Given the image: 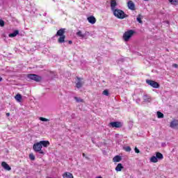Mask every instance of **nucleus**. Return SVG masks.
<instances>
[{
    "instance_id": "1",
    "label": "nucleus",
    "mask_w": 178,
    "mask_h": 178,
    "mask_svg": "<svg viewBox=\"0 0 178 178\" xmlns=\"http://www.w3.org/2000/svg\"><path fill=\"white\" fill-rule=\"evenodd\" d=\"M42 147L44 148H47V147H49V141L48 140H41L40 142H38L33 145V150L35 152H39V154H42L44 155V151L42 150Z\"/></svg>"
},
{
    "instance_id": "2",
    "label": "nucleus",
    "mask_w": 178,
    "mask_h": 178,
    "mask_svg": "<svg viewBox=\"0 0 178 178\" xmlns=\"http://www.w3.org/2000/svg\"><path fill=\"white\" fill-rule=\"evenodd\" d=\"M113 15L118 19H125V17H129V15L124 13V11L117 8L113 11Z\"/></svg>"
},
{
    "instance_id": "3",
    "label": "nucleus",
    "mask_w": 178,
    "mask_h": 178,
    "mask_svg": "<svg viewBox=\"0 0 178 178\" xmlns=\"http://www.w3.org/2000/svg\"><path fill=\"white\" fill-rule=\"evenodd\" d=\"M134 34V31L133 30H129L127 32H125L123 35V38L124 40L127 42L130 38H131V36Z\"/></svg>"
},
{
    "instance_id": "4",
    "label": "nucleus",
    "mask_w": 178,
    "mask_h": 178,
    "mask_svg": "<svg viewBox=\"0 0 178 178\" xmlns=\"http://www.w3.org/2000/svg\"><path fill=\"white\" fill-rule=\"evenodd\" d=\"M77 37H80V38H85V40H87V36L90 35V32L86 31L84 33L81 31H78L76 32Z\"/></svg>"
},
{
    "instance_id": "5",
    "label": "nucleus",
    "mask_w": 178,
    "mask_h": 178,
    "mask_svg": "<svg viewBox=\"0 0 178 178\" xmlns=\"http://www.w3.org/2000/svg\"><path fill=\"white\" fill-rule=\"evenodd\" d=\"M147 84L153 87V88H159V83L155 82V81L147 79L146 80Z\"/></svg>"
},
{
    "instance_id": "6",
    "label": "nucleus",
    "mask_w": 178,
    "mask_h": 178,
    "mask_svg": "<svg viewBox=\"0 0 178 178\" xmlns=\"http://www.w3.org/2000/svg\"><path fill=\"white\" fill-rule=\"evenodd\" d=\"M27 77L31 80H34V81H41V76H39L37 74H28Z\"/></svg>"
},
{
    "instance_id": "7",
    "label": "nucleus",
    "mask_w": 178,
    "mask_h": 178,
    "mask_svg": "<svg viewBox=\"0 0 178 178\" xmlns=\"http://www.w3.org/2000/svg\"><path fill=\"white\" fill-rule=\"evenodd\" d=\"M109 126L111 127H116L117 129H119L122 127V123L120 122H110Z\"/></svg>"
},
{
    "instance_id": "8",
    "label": "nucleus",
    "mask_w": 178,
    "mask_h": 178,
    "mask_svg": "<svg viewBox=\"0 0 178 178\" xmlns=\"http://www.w3.org/2000/svg\"><path fill=\"white\" fill-rule=\"evenodd\" d=\"M118 6V3L116 2V0H111V11L113 12L114 10H116V7Z\"/></svg>"
},
{
    "instance_id": "9",
    "label": "nucleus",
    "mask_w": 178,
    "mask_h": 178,
    "mask_svg": "<svg viewBox=\"0 0 178 178\" xmlns=\"http://www.w3.org/2000/svg\"><path fill=\"white\" fill-rule=\"evenodd\" d=\"M127 6L128 8L130 9V10H136V5L133 1H129L127 2Z\"/></svg>"
},
{
    "instance_id": "10",
    "label": "nucleus",
    "mask_w": 178,
    "mask_h": 178,
    "mask_svg": "<svg viewBox=\"0 0 178 178\" xmlns=\"http://www.w3.org/2000/svg\"><path fill=\"white\" fill-rule=\"evenodd\" d=\"M177 127H178V120H173L170 122V127H171V129H176Z\"/></svg>"
},
{
    "instance_id": "11",
    "label": "nucleus",
    "mask_w": 178,
    "mask_h": 178,
    "mask_svg": "<svg viewBox=\"0 0 178 178\" xmlns=\"http://www.w3.org/2000/svg\"><path fill=\"white\" fill-rule=\"evenodd\" d=\"M88 22L90 23V24H95L97 19H95V17L94 16H90L88 17Z\"/></svg>"
},
{
    "instance_id": "12",
    "label": "nucleus",
    "mask_w": 178,
    "mask_h": 178,
    "mask_svg": "<svg viewBox=\"0 0 178 178\" xmlns=\"http://www.w3.org/2000/svg\"><path fill=\"white\" fill-rule=\"evenodd\" d=\"M1 166L6 170H12V168H10V166H9V164L6 163V162H5V161H3L1 163Z\"/></svg>"
},
{
    "instance_id": "13",
    "label": "nucleus",
    "mask_w": 178,
    "mask_h": 178,
    "mask_svg": "<svg viewBox=\"0 0 178 178\" xmlns=\"http://www.w3.org/2000/svg\"><path fill=\"white\" fill-rule=\"evenodd\" d=\"M77 82H76V88H81L83 87V84H84V82L81 81V79L80 78H77Z\"/></svg>"
},
{
    "instance_id": "14",
    "label": "nucleus",
    "mask_w": 178,
    "mask_h": 178,
    "mask_svg": "<svg viewBox=\"0 0 178 178\" xmlns=\"http://www.w3.org/2000/svg\"><path fill=\"white\" fill-rule=\"evenodd\" d=\"M63 178H74L73 177V174L69 172H66L63 175Z\"/></svg>"
},
{
    "instance_id": "15",
    "label": "nucleus",
    "mask_w": 178,
    "mask_h": 178,
    "mask_svg": "<svg viewBox=\"0 0 178 178\" xmlns=\"http://www.w3.org/2000/svg\"><path fill=\"white\" fill-rule=\"evenodd\" d=\"M65 34V29H61L60 30H58L56 33V35H58L59 37H62Z\"/></svg>"
},
{
    "instance_id": "16",
    "label": "nucleus",
    "mask_w": 178,
    "mask_h": 178,
    "mask_svg": "<svg viewBox=\"0 0 178 178\" xmlns=\"http://www.w3.org/2000/svg\"><path fill=\"white\" fill-rule=\"evenodd\" d=\"M123 168H124L123 165H122V163H118L115 167V170L117 172H122V169Z\"/></svg>"
},
{
    "instance_id": "17",
    "label": "nucleus",
    "mask_w": 178,
    "mask_h": 178,
    "mask_svg": "<svg viewBox=\"0 0 178 178\" xmlns=\"http://www.w3.org/2000/svg\"><path fill=\"white\" fill-rule=\"evenodd\" d=\"M143 100L145 102H151V97L148 96V95H144Z\"/></svg>"
},
{
    "instance_id": "18",
    "label": "nucleus",
    "mask_w": 178,
    "mask_h": 178,
    "mask_svg": "<svg viewBox=\"0 0 178 178\" xmlns=\"http://www.w3.org/2000/svg\"><path fill=\"white\" fill-rule=\"evenodd\" d=\"M120 161H122V156L119 155L114 156L113 159V162H120Z\"/></svg>"
},
{
    "instance_id": "19",
    "label": "nucleus",
    "mask_w": 178,
    "mask_h": 178,
    "mask_svg": "<svg viewBox=\"0 0 178 178\" xmlns=\"http://www.w3.org/2000/svg\"><path fill=\"white\" fill-rule=\"evenodd\" d=\"M19 34V31L15 30L13 33H10L8 35V37H10V38H13V37H16V35H17Z\"/></svg>"
},
{
    "instance_id": "20",
    "label": "nucleus",
    "mask_w": 178,
    "mask_h": 178,
    "mask_svg": "<svg viewBox=\"0 0 178 178\" xmlns=\"http://www.w3.org/2000/svg\"><path fill=\"white\" fill-rule=\"evenodd\" d=\"M137 22H138V23H140V24H142L143 23V15H141V14H139L136 18Z\"/></svg>"
},
{
    "instance_id": "21",
    "label": "nucleus",
    "mask_w": 178,
    "mask_h": 178,
    "mask_svg": "<svg viewBox=\"0 0 178 178\" xmlns=\"http://www.w3.org/2000/svg\"><path fill=\"white\" fill-rule=\"evenodd\" d=\"M16 101L17 102H22V95L20 94H17L16 96L15 97Z\"/></svg>"
},
{
    "instance_id": "22",
    "label": "nucleus",
    "mask_w": 178,
    "mask_h": 178,
    "mask_svg": "<svg viewBox=\"0 0 178 178\" xmlns=\"http://www.w3.org/2000/svg\"><path fill=\"white\" fill-rule=\"evenodd\" d=\"M156 157L157 159H163V154H162L160 152H156Z\"/></svg>"
},
{
    "instance_id": "23",
    "label": "nucleus",
    "mask_w": 178,
    "mask_h": 178,
    "mask_svg": "<svg viewBox=\"0 0 178 178\" xmlns=\"http://www.w3.org/2000/svg\"><path fill=\"white\" fill-rule=\"evenodd\" d=\"M150 161H152L153 163H156V162H158V159L156 156H153L150 158Z\"/></svg>"
},
{
    "instance_id": "24",
    "label": "nucleus",
    "mask_w": 178,
    "mask_h": 178,
    "mask_svg": "<svg viewBox=\"0 0 178 178\" xmlns=\"http://www.w3.org/2000/svg\"><path fill=\"white\" fill-rule=\"evenodd\" d=\"M65 36L63 35V36H60V38H58V41L60 44H62L63 42H65Z\"/></svg>"
},
{
    "instance_id": "25",
    "label": "nucleus",
    "mask_w": 178,
    "mask_h": 178,
    "mask_svg": "<svg viewBox=\"0 0 178 178\" xmlns=\"http://www.w3.org/2000/svg\"><path fill=\"white\" fill-rule=\"evenodd\" d=\"M157 117L159 119H163V113L160 111L157 112Z\"/></svg>"
},
{
    "instance_id": "26",
    "label": "nucleus",
    "mask_w": 178,
    "mask_h": 178,
    "mask_svg": "<svg viewBox=\"0 0 178 178\" xmlns=\"http://www.w3.org/2000/svg\"><path fill=\"white\" fill-rule=\"evenodd\" d=\"M124 149L127 152H130V151H131V147H130V146H127L124 147Z\"/></svg>"
},
{
    "instance_id": "27",
    "label": "nucleus",
    "mask_w": 178,
    "mask_h": 178,
    "mask_svg": "<svg viewBox=\"0 0 178 178\" xmlns=\"http://www.w3.org/2000/svg\"><path fill=\"white\" fill-rule=\"evenodd\" d=\"M171 5H177V0H168Z\"/></svg>"
},
{
    "instance_id": "28",
    "label": "nucleus",
    "mask_w": 178,
    "mask_h": 178,
    "mask_svg": "<svg viewBox=\"0 0 178 178\" xmlns=\"http://www.w3.org/2000/svg\"><path fill=\"white\" fill-rule=\"evenodd\" d=\"M102 94L103 95H106V97H108L109 95V91L108 90H104Z\"/></svg>"
},
{
    "instance_id": "29",
    "label": "nucleus",
    "mask_w": 178,
    "mask_h": 178,
    "mask_svg": "<svg viewBox=\"0 0 178 178\" xmlns=\"http://www.w3.org/2000/svg\"><path fill=\"white\" fill-rule=\"evenodd\" d=\"M39 120H41V122H49V119H47L42 117L39 118Z\"/></svg>"
},
{
    "instance_id": "30",
    "label": "nucleus",
    "mask_w": 178,
    "mask_h": 178,
    "mask_svg": "<svg viewBox=\"0 0 178 178\" xmlns=\"http://www.w3.org/2000/svg\"><path fill=\"white\" fill-rule=\"evenodd\" d=\"M29 158L31 161H34V159H35V156L33 154H29Z\"/></svg>"
},
{
    "instance_id": "31",
    "label": "nucleus",
    "mask_w": 178,
    "mask_h": 178,
    "mask_svg": "<svg viewBox=\"0 0 178 178\" xmlns=\"http://www.w3.org/2000/svg\"><path fill=\"white\" fill-rule=\"evenodd\" d=\"M74 99L76 101V102H83V99L79 97H74Z\"/></svg>"
},
{
    "instance_id": "32",
    "label": "nucleus",
    "mask_w": 178,
    "mask_h": 178,
    "mask_svg": "<svg viewBox=\"0 0 178 178\" xmlns=\"http://www.w3.org/2000/svg\"><path fill=\"white\" fill-rule=\"evenodd\" d=\"M0 26L1 27H3V26H5V22L2 19H0Z\"/></svg>"
},
{
    "instance_id": "33",
    "label": "nucleus",
    "mask_w": 178,
    "mask_h": 178,
    "mask_svg": "<svg viewBox=\"0 0 178 178\" xmlns=\"http://www.w3.org/2000/svg\"><path fill=\"white\" fill-rule=\"evenodd\" d=\"M135 152L136 154H140V149H138V148H137V147H135Z\"/></svg>"
},
{
    "instance_id": "34",
    "label": "nucleus",
    "mask_w": 178,
    "mask_h": 178,
    "mask_svg": "<svg viewBox=\"0 0 178 178\" xmlns=\"http://www.w3.org/2000/svg\"><path fill=\"white\" fill-rule=\"evenodd\" d=\"M172 67H175V68H177L178 67V65L177 64H173Z\"/></svg>"
},
{
    "instance_id": "35",
    "label": "nucleus",
    "mask_w": 178,
    "mask_h": 178,
    "mask_svg": "<svg viewBox=\"0 0 178 178\" xmlns=\"http://www.w3.org/2000/svg\"><path fill=\"white\" fill-rule=\"evenodd\" d=\"M6 116H10V113H6Z\"/></svg>"
},
{
    "instance_id": "36",
    "label": "nucleus",
    "mask_w": 178,
    "mask_h": 178,
    "mask_svg": "<svg viewBox=\"0 0 178 178\" xmlns=\"http://www.w3.org/2000/svg\"><path fill=\"white\" fill-rule=\"evenodd\" d=\"M68 42H69V44H72V40H70Z\"/></svg>"
},
{
    "instance_id": "37",
    "label": "nucleus",
    "mask_w": 178,
    "mask_h": 178,
    "mask_svg": "<svg viewBox=\"0 0 178 178\" xmlns=\"http://www.w3.org/2000/svg\"><path fill=\"white\" fill-rule=\"evenodd\" d=\"M3 79L2 77H0V81H2Z\"/></svg>"
},
{
    "instance_id": "38",
    "label": "nucleus",
    "mask_w": 178,
    "mask_h": 178,
    "mask_svg": "<svg viewBox=\"0 0 178 178\" xmlns=\"http://www.w3.org/2000/svg\"><path fill=\"white\" fill-rule=\"evenodd\" d=\"M96 178H102V177L99 176V177H97Z\"/></svg>"
},
{
    "instance_id": "39",
    "label": "nucleus",
    "mask_w": 178,
    "mask_h": 178,
    "mask_svg": "<svg viewBox=\"0 0 178 178\" xmlns=\"http://www.w3.org/2000/svg\"><path fill=\"white\" fill-rule=\"evenodd\" d=\"M83 156H86V154L83 153Z\"/></svg>"
},
{
    "instance_id": "40",
    "label": "nucleus",
    "mask_w": 178,
    "mask_h": 178,
    "mask_svg": "<svg viewBox=\"0 0 178 178\" xmlns=\"http://www.w3.org/2000/svg\"><path fill=\"white\" fill-rule=\"evenodd\" d=\"M143 1H146L147 2H148V1H149V0H143Z\"/></svg>"
}]
</instances>
